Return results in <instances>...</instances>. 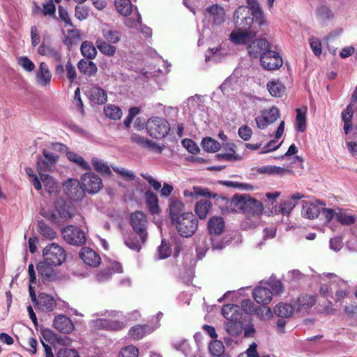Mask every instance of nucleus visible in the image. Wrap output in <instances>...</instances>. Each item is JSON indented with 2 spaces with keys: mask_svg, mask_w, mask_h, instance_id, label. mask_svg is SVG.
<instances>
[{
  "mask_svg": "<svg viewBox=\"0 0 357 357\" xmlns=\"http://www.w3.org/2000/svg\"><path fill=\"white\" fill-rule=\"evenodd\" d=\"M317 17L322 22L331 21L334 18V13L332 10L326 5L320 6L317 10Z\"/></svg>",
  "mask_w": 357,
  "mask_h": 357,
  "instance_id": "79ce46f5",
  "label": "nucleus"
},
{
  "mask_svg": "<svg viewBox=\"0 0 357 357\" xmlns=\"http://www.w3.org/2000/svg\"><path fill=\"white\" fill-rule=\"evenodd\" d=\"M57 357H80L78 351L75 349L61 348L59 350Z\"/></svg>",
  "mask_w": 357,
  "mask_h": 357,
  "instance_id": "338daca9",
  "label": "nucleus"
},
{
  "mask_svg": "<svg viewBox=\"0 0 357 357\" xmlns=\"http://www.w3.org/2000/svg\"><path fill=\"white\" fill-rule=\"evenodd\" d=\"M36 305L40 310L47 312L53 311L56 303L52 296L42 293L40 294Z\"/></svg>",
  "mask_w": 357,
  "mask_h": 357,
  "instance_id": "b1692460",
  "label": "nucleus"
},
{
  "mask_svg": "<svg viewBox=\"0 0 357 357\" xmlns=\"http://www.w3.org/2000/svg\"><path fill=\"white\" fill-rule=\"evenodd\" d=\"M56 267L54 265H51L46 263V261L43 260L40 261L37 265V270L38 274L45 280L51 281L53 280L56 276V273L54 268Z\"/></svg>",
  "mask_w": 357,
  "mask_h": 357,
  "instance_id": "bb28decb",
  "label": "nucleus"
},
{
  "mask_svg": "<svg viewBox=\"0 0 357 357\" xmlns=\"http://www.w3.org/2000/svg\"><path fill=\"white\" fill-rule=\"evenodd\" d=\"M294 310V308L291 304L281 303L275 306L274 308V313L278 317L286 318L291 317Z\"/></svg>",
  "mask_w": 357,
  "mask_h": 357,
  "instance_id": "58836bf2",
  "label": "nucleus"
},
{
  "mask_svg": "<svg viewBox=\"0 0 357 357\" xmlns=\"http://www.w3.org/2000/svg\"><path fill=\"white\" fill-rule=\"evenodd\" d=\"M296 202L291 201V200H287L284 201L282 203H281L280 206V211L285 215H288L290 214L292 209L296 206Z\"/></svg>",
  "mask_w": 357,
  "mask_h": 357,
  "instance_id": "0e129e2a",
  "label": "nucleus"
},
{
  "mask_svg": "<svg viewBox=\"0 0 357 357\" xmlns=\"http://www.w3.org/2000/svg\"><path fill=\"white\" fill-rule=\"evenodd\" d=\"M158 259H163L170 256L172 250L169 243L162 241L161 245L158 248Z\"/></svg>",
  "mask_w": 357,
  "mask_h": 357,
  "instance_id": "bf43d9fd",
  "label": "nucleus"
},
{
  "mask_svg": "<svg viewBox=\"0 0 357 357\" xmlns=\"http://www.w3.org/2000/svg\"><path fill=\"white\" fill-rule=\"evenodd\" d=\"M271 49V44L265 39H255L248 45L247 50L250 56L257 58L268 50Z\"/></svg>",
  "mask_w": 357,
  "mask_h": 357,
  "instance_id": "f8f14e48",
  "label": "nucleus"
},
{
  "mask_svg": "<svg viewBox=\"0 0 357 357\" xmlns=\"http://www.w3.org/2000/svg\"><path fill=\"white\" fill-rule=\"evenodd\" d=\"M253 17V20L255 19L256 22L259 26H263L266 24V20L264 14V12L261 8H257L255 10L251 11Z\"/></svg>",
  "mask_w": 357,
  "mask_h": 357,
  "instance_id": "69168bd1",
  "label": "nucleus"
},
{
  "mask_svg": "<svg viewBox=\"0 0 357 357\" xmlns=\"http://www.w3.org/2000/svg\"><path fill=\"white\" fill-rule=\"evenodd\" d=\"M77 68L81 73L88 76L95 75L98 71L96 64L90 60L81 59L77 63Z\"/></svg>",
  "mask_w": 357,
  "mask_h": 357,
  "instance_id": "473e14b6",
  "label": "nucleus"
},
{
  "mask_svg": "<svg viewBox=\"0 0 357 357\" xmlns=\"http://www.w3.org/2000/svg\"><path fill=\"white\" fill-rule=\"evenodd\" d=\"M88 94L91 102L96 105H103L107 101L106 91L97 85L91 86Z\"/></svg>",
  "mask_w": 357,
  "mask_h": 357,
  "instance_id": "aec40b11",
  "label": "nucleus"
},
{
  "mask_svg": "<svg viewBox=\"0 0 357 357\" xmlns=\"http://www.w3.org/2000/svg\"><path fill=\"white\" fill-rule=\"evenodd\" d=\"M91 164L94 167L96 171L102 174L110 176L112 171L109 165L105 162L102 160L98 158H93L91 159Z\"/></svg>",
  "mask_w": 357,
  "mask_h": 357,
  "instance_id": "a18cd8bd",
  "label": "nucleus"
},
{
  "mask_svg": "<svg viewBox=\"0 0 357 357\" xmlns=\"http://www.w3.org/2000/svg\"><path fill=\"white\" fill-rule=\"evenodd\" d=\"M307 108L304 106L301 108H297L296 109V128L298 132H303L306 129V113Z\"/></svg>",
  "mask_w": 357,
  "mask_h": 357,
  "instance_id": "f704fd0d",
  "label": "nucleus"
},
{
  "mask_svg": "<svg viewBox=\"0 0 357 357\" xmlns=\"http://www.w3.org/2000/svg\"><path fill=\"white\" fill-rule=\"evenodd\" d=\"M225 229V221L222 217L213 216L208 222V229L211 234L220 235Z\"/></svg>",
  "mask_w": 357,
  "mask_h": 357,
  "instance_id": "c85d7f7f",
  "label": "nucleus"
},
{
  "mask_svg": "<svg viewBox=\"0 0 357 357\" xmlns=\"http://www.w3.org/2000/svg\"><path fill=\"white\" fill-rule=\"evenodd\" d=\"M219 183L222 185H224V186H226L228 188H240L242 190L252 189V186L250 184L235 182V181H220Z\"/></svg>",
  "mask_w": 357,
  "mask_h": 357,
  "instance_id": "13d9d810",
  "label": "nucleus"
},
{
  "mask_svg": "<svg viewBox=\"0 0 357 357\" xmlns=\"http://www.w3.org/2000/svg\"><path fill=\"white\" fill-rule=\"evenodd\" d=\"M183 146L188 150V152L196 154L199 151V148L197 144L191 139H184L182 140Z\"/></svg>",
  "mask_w": 357,
  "mask_h": 357,
  "instance_id": "e2e57ef3",
  "label": "nucleus"
},
{
  "mask_svg": "<svg viewBox=\"0 0 357 357\" xmlns=\"http://www.w3.org/2000/svg\"><path fill=\"white\" fill-rule=\"evenodd\" d=\"M280 116L279 109L276 107L273 106L268 110L262 111L261 115L255 118L257 126L259 129H264L270 124L276 121Z\"/></svg>",
  "mask_w": 357,
  "mask_h": 357,
  "instance_id": "1a4fd4ad",
  "label": "nucleus"
},
{
  "mask_svg": "<svg viewBox=\"0 0 357 357\" xmlns=\"http://www.w3.org/2000/svg\"><path fill=\"white\" fill-rule=\"evenodd\" d=\"M263 210L262 203L249 195L243 213L248 216L259 218Z\"/></svg>",
  "mask_w": 357,
  "mask_h": 357,
  "instance_id": "5701e85b",
  "label": "nucleus"
},
{
  "mask_svg": "<svg viewBox=\"0 0 357 357\" xmlns=\"http://www.w3.org/2000/svg\"><path fill=\"white\" fill-rule=\"evenodd\" d=\"M17 63L24 70L27 72H31L35 68L34 63L26 56H21L18 58Z\"/></svg>",
  "mask_w": 357,
  "mask_h": 357,
  "instance_id": "680f3d73",
  "label": "nucleus"
},
{
  "mask_svg": "<svg viewBox=\"0 0 357 357\" xmlns=\"http://www.w3.org/2000/svg\"><path fill=\"white\" fill-rule=\"evenodd\" d=\"M172 224L181 236L188 238L192 236L197 229L198 220L192 213L187 212Z\"/></svg>",
  "mask_w": 357,
  "mask_h": 357,
  "instance_id": "f03ea898",
  "label": "nucleus"
},
{
  "mask_svg": "<svg viewBox=\"0 0 357 357\" xmlns=\"http://www.w3.org/2000/svg\"><path fill=\"white\" fill-rule=\"evenodd\" d=\"M38 231L40 235L49 240L54 239L56 236L55 231L51 227L45 224L43 220L38 221Z\"/></svg>",
  "mask_w": 357,
  "mask_h": 357,
  "instance_id": "37998d69",
  "label": "nucleus"
},
{
  "mask_svg": "<svg viewBox=\"0 0 357 357\" xmlns=\"http://www.w3.org/2000/svg\"><path fill=\"white\" fill-rule=\"evenodd\" d=\"M54 326L59 332L70 333L74 330V324L70 319L65 315H59L54 318Z\"/></svg>",
  "mask_w": 357,
  "mask_h": 357,
  "instance_id": "4be33fe9",
  "label": "nucleus"
},
{
  "mask_svg": "<svg viewBox=\"0 0 357 357\" xmlns=\"http://www.w3.org/2000/svg\"><path fill=\"white\" fill-rule=\"evenodd\" d=\"M208 349L211 355L220 357L225 352V347L221 341L215 340L211 342Z\"/></svg>",
  "mask_w": 357,
  "mask_h": 357,
  "instance_id": "3c124183",
  "label": "nucleus"
},
{
  "mask_svg": "<svg viewBox=\"0 0 357 357\" xmlns=\"http://www.w3.org/2000/svg\"><path fill=\"white\" fill-rule=\"evenodd\" d=\"M257 306L250 299L243 300L241 302V308L245 313L253 314Z\"/></svg>",
  "mask_w": 357,
  "mask_h": 357,
  "instance_id": "774afa93",
  "label": "nucleus"
},
{
  "mask_svg": "<svg viewBox=\"0 0 357 357\" xmlns=\"http://www.w3.org/2000/svg\"><path fill=\"white\" fill-rule=\"evenodd\" d=\"M319 205H324L320 202H308L303 201L301 214L303 217L313 220L318 217L321 213V208Z\"/></svg>",
  "mask_w": 357,
  "mask_h": 357,
  "instance_id": "6ab92c4d",
  "label": "nucleus"
},
{
  "mask_svg": "<svg viewBox=\"0 0 357 357\" xmlns=\"http://www.w3.org/2000/svg\"><path fill=\"white\" fill-rule=\"evenodd\" d=\"M185 205L176 197H171L169 200L168 212L172 223L181 218V215L185 213Z\"/></svg>",
  "mask_w": 357,
  "mask_h": 357,
  "instance_id": "f3484780",
  "label": "nucleus"
},
{
  "mask_svg": "<svg viewBox=\"0 0 357 357\" xmlns=\"http://www.w3.org/2000/svg\"><path fill=\"white\" fill-rule=\"evenodd\" d=\"M253 298L255 301L262 305L269 303L273 297V293L270 289L264 287H257L253 291Z\"/></svg>",
  "mask_w": 357,
  "mask_h": 357,
  "instance_id": "393cba45",
  "label": "nucleus"
},
{
  "mask_svg": "<svg viewBox=\"0 0 357 357\" xmlns=\"http://www.w3.org/2000/svg\"><path fill=\"white\" fill-rule=\"evenodd\" d=\"M114 4L117 11L123 16H128L132 13H135L133 10V6L130 0H115Z\"/></svg>",
  "mask_w": 357,
  "mask_h": 357,
  "instance_id": "e433bc0d",
  "label": "nucleus"
},
{
  "mask_svg": "<svg viewBox=\"0 0 357 357\" xmlns=\"http://www.w3.org/2000/svg\"><path fill=\"white\" fill-rule=\"evenodd\" d=\"M43 256L47 264L56 266H61L66 259L63 248L54 243H50L43 248Z\"/></svg>",
  "mask_w": 357,
  "mask_h": 357,
  "instance_id": "20e7f679",
  "label": "nucleus"
},
{
  "mask_svg": "<svg viewBox=\"0 0 357 357\" xmlns=\"http://www.w3.org/2000/svg\"><path fill=\"white\" fill-rule=\"evenodd\" d=\"M79 257L86 265L91 267L98 266L101 261L99 255L88 247H84L81 249Z\"/></svg>",
  "mask_w": 357,
  "mask_h": 357,
  "instance_id": "a211bd4d",
  "label": "nucleus"
},
{
  "mask_svg": "<svg viewBox=\"0 0 357 357\" xmlns=\"http://www.w3.org/2000/svg\"><path fill=\"white\" fill-rule=\"evenodd\" d=\"M113 170L119 174L124 180L133 181L135 179V174L133 172L123 167H117L112 166Z\"/></svg>",
  "mask_w": 357,
  "mask_h": 357,
  "instance_id": "6e6d98bb",
  "label": "nucleus"
},
{
  "mask_svg": "<svg viewBox=\"0 0 357 357\" xmlns=\"http://www.w3.org/2000/svg\"><path fill=\"white\" fill-rule=\"evenodd\" d=\"M146 129L150 137L161 139L168 135L170 131V125L165 119L153 116L146 121Z\"/></svg>",
  "mask_w": 357,
  "mask_h": 357,
  "instance_id": "7ed1b4c3",
  "label": "nucleus"
},
{
  "mask_svg": "<svg viewBox=\"0 0 357 357\" xmlns=\"http://www.w3.org/2000/svg\"><path fill=\"white\" fill-rule=\"evenodd\" d=\"M67 158L68 159L75 162V164L78 165L79 167H81L82 169L85 170H90L91 167L89 164L84 160V159L77 153L72 151H69L67 153Z\"/></svg>",
  "mask_w": 357,
  "mask_h": 357,
  "instance_id": "09e8293b",
  "label": "nucleus"
},
{
  "mask_svg": "<svg viewBox=\"0 0 357 357\" xmlns=\"http://www.w3.org/2000/svg\"><path fill=\"white\" fill-rule=\"evenodd\" d=\"M59 156L48 150H43V156H39L37 160V171L38 173L50 171L56 163Z\"/></svg>",
  "mask_w": 357,
  "mask_h": 357,
  "instance_id": "9b49d317",
  "label": "nucleus"
},
{
  "mask_svg": "<svg viewBox=\"0 0 357 357\" xmlns=\"http://www.w3.org/2000/svg\"><path fill=\"white\" fill-rule=\"evenodd\" d=\"M124 24L130 29H135L139 25L141 31L146 36L150 37L151 36V29L149 27L142 24V17L137 7H135L134 15L130 17L125 19Z\"/></svg>",
  "mask_w": 357,
  "mask_h": 357,
  "instance_id": "2eb2a0df",
  "label": "nucleus"
},
{
  "mask_svg": "<svg viewBox=\"0 0 357 357\" xmlns=\"http://www.w3.org/2000/svg\"><path fill=\"white\" fill-rule=\"evenodd\" d=\"M160 326L157 324L154 327L148 324H137L132 326L128 331V336L134 340L142 339L144 336L151 333L154 330Z\"/></svg>",
  "mask_w": 357,
  "mask_h": 357,
  "instance_id": "dca6fc26",
  "label": "nucleus"
},
{
  "mask_svg": "<svg viewBox=\"0 0 357 357\" xmlns=\"http://www.w3.org/2000/svg\"><path fill=\"white\" fill-rule=\"evenodd\" d=\"M144 198L149 212L153 215L159 213L160 207L157 195L152 191L148 190L145 192Z\"/></svg>",
  "mask_w": 357,
  "mask_h": 357,
  "instance_id": "7c9ffc66",
  "label": "nucleus"
},
{
  "mask_svg": "<svg viewBox=\"0 0 357 357\" xmlns=\"http://www.w3.org/2000/svg\"><path fill=\"white\" fill-rule=\"evenodd\" d=\"M267 89L271 96L281 97L284 92L285 87L279 80H271L268 82Z\"/></svg>",
  "mask_w": 357,
  "mask_h": 357,
  "instance_id": "a19ab883",
  "label": "nucleus"
},
{
  "mask_svg": "<svg viewBox=\"0 0 357 357\" xmlns=\"http://www.w3.org/2000/svg\"><path fill=\"white\" fill-rule=\"evenodd\" d=\"M96 47L104 55L112 56L116 53V47L106 42L103 38H98L96 41Z\"/></svg>",
  "mask_w": 357,
  "mask_h": 357,
  "instance_id": "4c0bfd02",
  "label": "nucleus"
},
{
  "mask_svg": "<svg viewBox=\"0 0 357 357\" xmlns=\"http://www.w3.org/2000/svg\"><path fill=\"white\" fill-rule=\"evenodd\" d=\"M102 33L104 40L110 43H117L120 40L121 34L117 31L105 29H102Z\"/></svg>",
  "mask_w": 357,
  "mask_h": 357,
  "instance_id": "603ef678",
  "label": "nucleus"
},
{
  "mask_svg": "<svg viewBox=\"0 0 357 357\" xmlns=\"http://www.w3.org/2000/svg\"><path fill=\"white\" fill-rule=\"evenodd\" d=\"M208 13V19L213 26L222 25L226 20V13L223 7L218 4H213L206 9Z\"/></svg>",
  "mask_w": 357,
  "mask_h": 357,
  "instance_id": "4468645a",
  "label": "nucleus"
},
{
  "mask_svg": "<svg viewBox=\"0 0 357 357\" xmlns=\"http://www.w3.org/2000/svg\"><path fill=\"white\" fill-rule=\"evenodd\" d=\"M105 116L113 120H119L122 116L121 109L116 105H107L104 107Z\"/></svg>",
  "mask_w": 357,
  "mask_h": 357,
  "instance_id": "de8ad7c7",
  "label": "nucleus"
},
{
  "mask_svg": "<svg viewBox=\"0 0 357 357\" xmlns=\"http://www.w3.org/2000/svg\"><path fill=\"white\" fill-rule=\"evenodd\" d=\"M41 184L44 185L45 190L49 194L56 195L59 192V183L56 179L49 174L38 173Z\"/></svg>",
  "mask_w": 357,
  "mask_h": 357,
  "instance_id": "cd10ccee",
  "label": "nucleus"
},
{
  "mask_svg": "<svg viewBox=\"0 0 357 357\" xmlns=\"http://www.w3.org/2000/svg\"><path fill=\"white\" fill-rule=\"evenodd\" d=\"M257 172L260 174H266L268 175H280L283 176L287 174H290L292 171L288 168H284L275 165H266L259 167L257 169Z\"/></svg>",
  "mask_w": 357,
  "mask_h": 357,
  "instance_id": "2f4dec72",
  "label": "nucleus"
},
{
  "mask_svg": "<svg viewBox=\"0 0 357 357\" xmlns=\"http://www.w3.org/2000/svg\"><path fill=\"white\" fill-rule=\"evenodd\" d=\"M65 194L73 200H78L83 195L82 186L79 181L75 178H68L63 183Z\"/></svg>",
  "mask_w": 357,
  "mask_h": 357,
  "instance_id": "9d476101",
  "label": "nucleus"
},
{
  "mask_svg": "<svg viewBox=\"0 0 357 357\" xmlns=\"http://www.w3.org/2000/svg\"><path fill=\"white\" fill-rule=\"evenodd\" d=\"M52 79V74L48 68V66L45 62L40 63L39 69L37 70L36 74V83L42 86L45 87L50 84Z\"/></svg>",
  "mask_w": 357,
  "mask_h": 357,
  "instance_id": "412c9836",
  "label": "nucleus"
},
{
  "mask_svg": "<svg viewBox=\"0 0 357 357\" xmlns=\"http://www.w3.org/2000/svg\"><path fill=\"white\" fill-rule=\"evenodd\" d=\"M80 50L83 56L89 59H93L97 55L96 48L89 41H84L81 45Z\"/></svg>",
  "mask_w": 357,
  "mask_h": 357,
  "instance_id": "c03bdc74",
  "label": "nucleus"
},
{
  "mask_svg": "<svg viewBox=\"0 0 357 357\" xmlns=\"http://www.w3.org/2000/svg\"><path fill=\"white\" fill-rule=\"evenodd\" d=\"M298 305L301 308H309L315 303V298L310 295H303L298 298Z\"/></svg>",
  "mask_w": 357,
  "mask_h": 357,
  "instance_id": "5fc2aeb1",
  "label": "nucleus"
},
{
  "mask_svg": "<svg viewBox=\"0 0 357 357\" xmlns=\"http://www.w3.org/2000/svg\"><path fill=\"white\" fill-rule=\"evenodd\" d=\"M260 62L262 67L268 70L280 68L282 66V59L279 54L271 49L261 55Z\"/></svg>",
  "mask_w": 357,
  "mask_h": 357,
  "instance_id": "6e6552de",
  "label": "nucleus"
},
{
  "mask_svg": "<svg viewBox=\"0 0 357 357\" xmlns=\"http://www.w3.org/2000/svg\"><path fill=\"white\" fill-rule=\"evenodd\" d=\"M202 146L204 151L208 153H215L220 150V143L211 137H205L202 141Z\"/></svg>",
  "mask_w": 357,
  "mask_h": 357,
  "instance_id": "49530a36",
  "label": "nucleus"
},
{
  "mask_svg": "<svg viewBox=\"0 0 357 357\" xmlns=\"http://www.w3.org/2000/svg\"><path fill=\"white\" fill-rule=\"evenodd\" d=\"M336 219L338 222L343 225H351L356 221V216L345 211L339 210L336 213Z\"/></svg>",
  "mask_w": 357,
  "mask_h": 357,
  "instance_id": "8fccbe9b",
  "label": "nucleus"
},
{
  "mask_svg": "<svg viewBox=\"0 0 357 357\" xmlns=\"http://www.w3.org/2000/svg\"><path fill=\"white\" fill-rule=\"evenodd\" d=\"M256 30L243 31L236 29L229 35V40L235 45H245L252 40L257 34Z\"/></svg>",
  "mask_w": 357,
  "mask_h": 357,
  "instance_id": "ddd939ff",
  "label": "nucleus"
},
{
  "mask_svg": "<svg viewBox=\"0 0 357 357\" xmlns=\"http://www.w3.org/2000/svg\"><path fill=\"white\" fill-rule=\"evenodd\" d=\"M139 350L134 345H128L121 349L119 357H138Z\"/></svg>",
  "mask_w": 357,
  "mask_h": 357,
  "instance_id": "4d7b16f0",
  "label": "nucleus"
},
{
  "mask_svg": "<svg viewBox=\"0 0 357 357\" xmlns=\"http://www.w3.org/2000/svg\"><path fill=\"white\" fill-rule=\"evenodd\" d=\"M212 203L209 200L202 199L197 202L195 206V212L199 219L204 220L206 218L211 208Z\"/></svg>",
  "mask_w": 357,
  "mask_h": 357,
  "instance_id": "72a5a7b5",
  "label": "nucleus"
},
{
  "mask_svg": "<svg viewBox=\"0 0 357 357\" xmlns=\"http://www.w3.org/2000/svg\"><path fill=\"white\" fill-rule=\"evenodd\" d=\"M130 224L135 231L137 234L139 239H136V237L132 236L125 239L126 245L130 249L139 252L142 244H144L147 239L148 232V220L144 213L137 211L130 214Z\"/></svg>",
  "mask_w": 357,
  "mask_h": 357,
  "instance_id": "f257e3e1",
  "label": "nucleus"
},
{
  "mask_svg": "<svg viewBox=\"0 0 357 357\" xmlns=\"http://www.w3.org/2000/svg\"><path fill=\"white\" fill-rule=\"evenodd\" d=\"M38 52L40 55L52 58L56 62L61 61V54L54 47L50 45H46L44 43L38 47Z\"/></svg>",
  "mask_w": 357,
  "mask_h": 357,
  "instance_id": "c9c22d12",
  "label": "nucleus"
},
{
  "mask_svg": "<svg viewBox=\"0 0 357 357\" xmlns=\"http://www.w3.org/2000/svg\"><path fill=\"white\" fill-rule=\"evenodd\" d=\"M25 172L31 179V183L34 188L38 191L41 190L42 185L40 181V178H38V176L33 173V170L31 167H26L25 168Z\"/></svg>",
  "mask_w": 357,
  "mask_h": 357,
  "instance_id": "052dcab7",
  "label": "nucleus"
},
{
  "mask_svg": "<svg viewBox=\"0 0 357 357\" xmlns=\"http://www.w3.org/2000/svg\"><path fill=\"white\" fill-rule=\"evenodd\" d=\"M222 314L227 321L240 320L241 318L240 308L236 305H225L222 308Z\"/></svg>",
  "mask_w": 357,
  "mask_h": 357,
  "instance_id": "c756f323",
  "label": "nucleus"
},
{
  "mask_svg": "<svg viewBox=\"0 0 357 357\" xmlns=\"http://www.w3.org/2000/svg\"><path fill=\"white\" fill-rule=\"evenodd\" d=\"M249 195H236L233 196L228 204V208L234 212L243 213Z\"/></svg>",
  "mask_w": 357,
  "mask_h": 357,
  "instance_id": "a878e982",
  "label": "nucleus"
},
{
  "mask_svg": "<svg viewBox=\"0 0 357 357\" xmlns=\"http://www.w3.org/2000/svg\"><path fill=\"white\" fill-rule=\"evenodd\" d=\"M61 234L63 239L68 244L82 245L86 242L85 233L78 227L68 225L62 229Z\"/></svg>",
  "mask_w": 357,
  "mask_h": 357,
  "instance_id": "423d86ee",
  "label": "nucleus"
},
{
  "mask_svg": "<svg viewBox=\"0 0 357 357\" xmlns=\"http://www.w3.org/2000/svg\"><path fill=\"white\" fill-rule=\"evenodd\" d=\"M253 314H255L259 319L263 321L271 319L273 317L271 308L266 306H257Z\"/></svg>",
  "mask_w": 357,
  "mask_h": 357,
  "instance_id": "864d4df0",
  "label": "nucleus"
},
{
  "mask_svg": "<svg viewBox=\"0 0 357 357\" xmlns=\"http://www.w3.org/2000/svg\"><path fill=\"white\" fill-rule=\"evenodd\" d=\"M225 328L228 334L236 337L242 332L243 324L240 320L227 321Z\"/></svg>",
  "mask_w": 357,
  "mask_h": 357,
  "instance_id": "ea45409f",
  "label": "nucleus"
},
{
  "mask_svg": "<svg viewBox=\"0 0 357 357\" xmlns=\"http://www.w3.org/2000/svg\"><path fill=\"white\" fill-rule=\"evenodd\" d=\"M250 8L246 6H239L234 14V23L237 29L243 31L252 30L253 17Z\"/></svg>",
  "mask_w": 357,
  "mask_h": 357,
  "instance_id": "39448f33",
  "label": "nucleus"
},
{
  "mask_svg": "<svg viewBox=\"0 0 357 357\" xmlns=\"http://www.w3.org/2000/svg\"><path fill=\"white\" fill-rule=\"evenodd\" d=\"M81 181L83 192L86 191L89 194L97 193L102 187L101 178L93 173L84 174Z\"/></svg>",
  "mask_w": 357,
  "mask_h": 357,
  "instance_id": "0eeeda50",
  "label": "nucleus"
}]
</instances>
